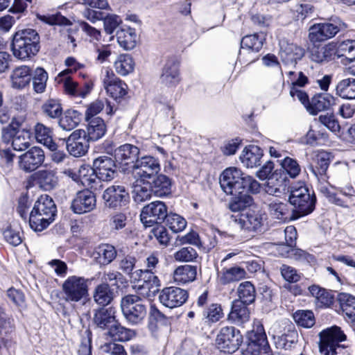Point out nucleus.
<instances>
[{
	"label": "nucleus",
	"instance_id": "f257e3e1",
	"mask_svg": "<svg viewBox=\"0 0 355 355\" xmlns=\"http://www.w3.org/2000/svg\"><path fill=\"white\" fill-rule=\"evenodd\" d=\"M220 184L222 189L230 195H237L241 191H249V193L255 194L261 190V184L258 181L235 167H230L223 171L220 177Z\"/></svg>",
	"mask_w": 355,
	"mask_h": 355
},
{
	"label": "nucleus",
	"instance_id": "f03ea898",
	"mask_svg": "<svg viewBox=\"0 0 355 355\" xmlns=\"http://www.w3.org/2000/svg\"><path fill=\"white\" fill-rule=\"evenodd\" d=\"M40 37L32 28L21 29L12 35L11 51L14 57L26 61L35 56L40 49Z\"/></svg>",
	"mask_w": 355,
	"mask_h": 355
},
{
	"label": "nucleus",
	"instance_id": "7ed1b4c3",
	"mask_svg": "<svg viewBox=\"0 0 355 355\" xmlns=\"http://www.w3.org/2000/svg\"><path fill=\"white\" fill-rule=\"evenodd\" d=\"M56 206L48 195H42L35 202L30 214L29 225L35 232L46 229L54 220Z\"/></svg>",
	"mask_w": 355,
	"mask_h": 355
},
{
	"label": "nucleus",
	"instance_id": "20e7f679",
	"mask_svg": "<svg viewBox=\"0 0 355 355\" xmlns=\"http://www.w3.org/2000/svg\"><path fill=\"white\" fill-rule=\"evenodd\" d=\"M288 201L293 207L292 211L295 220L313 212L316 198L314 193H311L305 185H301L298 187H292Z\"/></svg>",
	"mask_w": 355,
	"mask_h": 355
},
{
	"label": "nucleus",
	"instance_id": "39448f33",
	"mask_svg": "<svg viewBox=\"0 0 355 355\" xmlns=\"http://www.w3.org/2000/svg\"><path fill=\"white\" fill-rule=\"evenodd\" d=\"M88 279L83 277H68L62 284V299L68 303H83L89 299Z\"/></svg>",
	"mask_w": 355,
	"mask_h": 355
},
{
	"label": "nucleus",
	"instance_id": "423d86ee",
	"mask_svg": "<svg viewBox=\"0 0 355 355\" xmlns=\"http://www.w3.org/2000/svg\"><path fill=\"white\" fill-rule=\"evenodd\" d=\"M121 308L124 318L132 325L141 324L146 316V306L137 295H127L122 297Z\"/></svg>",
	"mask_w": 355,
	"mask_h": 355
},
{
	"label": "nucleus",
	"instance_id": "0eeeda50",
	"mask_svg": "<svg viewBox=\"0 0 355 355\" xmlns=\"http://www.w3.org/2000/svg\"><path fill=\"white\" fill-rule=\"evenodd\" d=\"M319 352L322 355H336L342 345L340 343L346 340L347 336L340 327L333 326L322 330L319 334Z\"/></svg>",
	"mask_w": 355,
	"mask_h": 355
},
{
	"label": "nucleus",
	"instance_id": "6e6552de",
	"mask_svg": "<svg viewBox=\"0 0 355 355\" xmlns=\"http://www.w3.org/2000/svg\"><path fill=\"white\" fill-rule=\"evenodd\" d=\"M241 353L243 355H270L271 349L263 327L248 334Z\"/></svg>",
	"mask_w": 355,
	"mask_h": 355
},
{
	"label": "nucleus",
	"instance_id": "1a4fd4ad",
	"mask_svg": "<svg viewBox=\"0 0 355 355\" xmlns=\"http://www.w3.org/2000/svg\"><path fill=\"white\" fill-rule=\"evenodd\" d=\"M243 343V336L239 330L234 327H224L219 331L216 340V346L225 353L235 352Z\"/></svg>",
	"mask_w": 355,
	"mask_h": 355
},
{
	"label": "nucleus",
	"instance_id": "9d476101",
	"mask_svg": "<svg viewBox=\"0 0 355 355\" xmlns=\"http://www.w3.org/2000/svg\"><path fill=\"white\" fill-rule=\"evenodd\" d=\"M263 38L258 34L248 35L241 42L238 60L243 64H249L257 60V53L263 46Z\"/></svg>",
	"mask_w": 355,
	"mask_h": 355
},
{
	"label": "nucleus",
	"instance_id": "9b49d317",
	"mask_svg": "<svg viewBox=\"0 0 355 355\" xmlns=\"http://www.w3.org/2000/svg\"><path fill=\"white\" fill-rule=\"evenodd\" d=\"M167 214L168 208L164 202L153 201L143 207L140 214L141 221L145 227H152L164 222Z\"/></svg>",
	"mask_w": 355,
	"mask_h": 355
},
{
	"label": "nucleus",
	"instance_id": "f8f14e48",
	"mask_svg": "<svg viewBox=\"0 0 355 355\" xmlns=\"http://www.w3.org/2000/svg\"><path fill=\"white\" fill-rule=\"evenodd\" d=\"M134 175L145 182L151 180L160 171V164L157 159L152 156H144L139 158L133 165Z\"/></svg>",
	"mask_w": 355,
	"mask_h": 355
},
{
	"label": "nucleus",
	"instance_id": "ddd939ff",
	"mask_svg": "<svg viewBox=\"0 0 355 355\" xmlns=\"http://www.w3.org/2000/svg\"><path fill=\"white\" fill-rule=\"evenodd\" d=\"M139 148L130 144H125L116 148L114 152L115 161L123 172L132 169L139 159Z\"/></svg>",
	"mask_w": 355,
	"mask_h": 355
},
{
	"label": "nucleus",
	"instance_id": "4468645a",
	"mask_svg": "<svg viewBox=\"0 0 355 355\" xmlns=\"http://www.w3.org/2000/svg\"><path fill=\"white\" fill-rule=\"evenodd\" d=\"M103 82L107 94L116 102L120 103L127 94V85L117 78L112 70H105Z\"/></svg>",
	"mask_w": 355,
	"mask_h": 355
},
{
	"label": "nucleus",
	"instance_id": "2eb2a0df",
	"mask_svg": "<svg viewBox=\"0 0 355 355\" xmlns=\"http://www.w3.org/2000/svg\"><path fill=\"white\" fill-rule=\"evenodd\" d=\"M117 163L110 156L101 155L93 161L96 178L103 181H110L116 175Z\"/></svg>",
	"mask_w": 355,
	"mask_h": 355
},
{
	"label": "nucleus",
	"instance_id": "dca6fc26",
	"mask_svg": "<svg viewBox=\"0 0 355 355\" xmlns=\"http://www.w3.org/2000/svg\"><path fill=\"white\" fill-rule=\"evenodd\" d=\"M189 297L187 291L177 286L164 288L159 293V302L166 307L174 309L184 304Z\"/></svg>",
	"mask_w": 355,
	"mask_h": 355
},
{
	"label": "nucleus",
	"instance_id": "f3484780",
	"mask_svg": "<svg viewBox=\"0 0 355 355\" xmlns=\"http://www.w3.org/2000/svg\"><path fill=\"white\" fill-rule=\"evenodd\" d=\"M103 198L107 207L117 209L125 207L130 202V196L123 186L112 185L107 188Z\"/></svg>",
	"mask_w": 355,
	"mask_h": 355
},
{
	"label": "nucleus",
	"instance_id": "a211bd4d",
	"mask_svg": "<svg viewBox=\"0 0 355 355\" xmlns=\"http://www.w3.org/2000/svg\"><path fill=\"white\" fill-rule=\"evenodd\" d=\"M88 141L84 130H76L66 139L67 150L74 157H83L88 151Z\"/></svg>",
	"mask_w": 355,
	"mask_h": 355
},
{
	"label": "nucleus",
	"instance_id": "6ab92c4d",
	"mask_svg": "<svg viewBox=\"0 0 355 355\" xmlns=\"http://www.w3.org/2000/svg\"><path fill=\"white\" fill-rule=\"evenodd\" d=\"M44 159L43 150L35 146L19 156V165L24 171L32 172L43 164Z\"/></svg>",
	"mask_w": 355,
	"mask_h": 355
},
{
	"label": "nucleus",
	"instance_id": "aec40b11",
	"mask_svg": "<svg viewBox=\"0 0 355 355\" xmlns=\"http://www.w3.org/2000/svg\"><path fill=\"white\" fill-rule=\"evenodd\" d=\"M96 196L89 189L78 191L72 200L71 208L78 214L91 211L96 207Z\"/></svg>",
	"mask_w": 355,
	"mask_h": 355
},
{
	"label": "nucleus",
	"instance_id": "412c9836",
	"mask_svg": "<svg viewBox=\"0 0 355 355\" xmlns=\"http://www.w3.org/2000/svg\"><path fill=\"white\" fill-rule=\"evenodd\" d=\"M267 207L270 215L275 219L283 222L295 220L289 202H283L277 198L270 199L267 203Z\"/></svg>",
	"mask_w": 355,
	"mask_h": 355
},
{
	"label": "nucleus",
	"instance_id": "4be33fe9",
	"mask_svg": "<svg viewBox=\"0 0 355 355\" xmlns=\"http://www.w3.org/2000/svg\"><path fill=\"white\" fill-rule=\"evenodd\" d=\"M235 222L239 227L248 232H260L263 225V214L259 211L249 210L241 215Z\"/></svg>",
	"mask_w": 355,
	"mask_h": 355
},
{
	"label": "nucleus",
	"instance_id": "5701e85b",
	"mask_svg": "<svg viewBox=\"0 0 355 355\" xmlns=\"http://www.w3.org/2000/svg\"><path fill=\"white\" fill-rule=\"evenodd\" d=\"M339 31L338 26L331 23L316 24L310 28L309 37L313 43L322 42L334 37Z\"/></svg>",
	"mask_w": 355,
	"mask_h": 355
},
{
	"label": "nucleus",
	"instance_id": "b1692460",
	"mask_svg": "<svg viewBox=\"0 0 355 355\" xmlns=\"http://www.w3.org/2000/svg\"><path fill=\"white\" fill-rule=\"evenodd\" d=\"M245 276V270L237 266L232 267L223 266L220 270H217V282L219 284L224 286L237 282L244 279Z\"/></svg>",
	"mask_w": 355,
	"mask_h": 355
},
{
	"label": "nucleus",
	"instance_id": "393cba45",
	"mask_svg": "<svg viewBox=\"0 0 355 355\" xmlns=\"http://www.w3.org/2000/svg\"><path fill=\"white\" fill-rule=\"evenodd\" d=\"M93 322L97 328L101 330H107L108 332L116 322L114 309L109 307L96 310Z\"/></svg>",
	"mask_w": 355,
	"mask_h": 355
},
{
	"label": "nucleus",
	"instance_id": "a878e982",
	"mask_svg": "<svg viewBox=\"0 0 355 355\" xmlns=\"http://www.w3.org/2000/svg\"><path fill=\"white\" fill-rule=\"evenodd\" d=\"M131 281L134 282H142V284L138 285V288L141 289L146 286L148 291L153 288L157 289L161 286L160 280L155 275L154 272L151 271L150 269H139L135 270Z\"/></svg>",
	"mask_w": 355,
	"mask_h": 355
},
{
	"label": "nucleus",
	"instance_id": "bb28decb",
	"mask_svg": "<svg viewBox=\"0 0 355 355\" xmlns=\"http://www.w3.org/2000/svg\"><path fill=\"white\" fill-rule=\"evenodd\" d=\"M162 84L168 87H173L178 85L180 80L179 64L174 59L166 61L160 76Z\"/></svg>",
	"mask_w": 355,
	"mask_h": 355
},
{
	"label": "nucleus",
	"instance_id": "cd10ccee",
	"mask_svg": "<svg viewBox=\"0 0 355 355\" xmlns=\"http://www.w3.org/2000/svg\"><path fill=\"white\" fill-rule=\"evenodd\" d=\"M336 49L334 44L313 46L310 50V58L317 63L328 62L336 57Z\"/></svg>",
	"mask_w": 355,
	"mask_h": 355
},
{
	"label": "nucleus",
	"instance_id": "c85d7f7f",
	"mask_svg": "<svg viewBox=\"0 0 355 355\" xmlns=\"http://www.w3.org/2000/svg\"><path fill=\"white\" fill-rule=\"evenodd\" d=\"M145 184H150L151 191L157 197H164L171 193V180L165 175L157 174Z\"/></svg>",
	"mask_w": 355,
	"mask_h": 355
},
{
	"label": "nucleus",
	"instance_id": "c756f323",
	"mask_svg": "<svg viewBox=\"0 0 355 355\" xmlns=\"http://www.w3.org/2000/svg\"><path fill=\"white\" fill-rule=\"evenodd\" d=\"M304 55V49L295 44L280 42V57L286 64H295Z\"/></svg>",
	"mask_w": 355,
	"mask_h": 355
},
{
	"label": "nucleus",
	"instance_id": "7c9ffc66",
	"mask_svg": "<svg viewBox=\"0 0 355 355\" xmlns=\"http://www.w3.org/2000/svg\"><path fill=\"white\" fill-rule=\"evenodd\" d=\"M31 132L23 128L20 131L12 133L8 139L1 138V141L5 144H11L12 149L17 151H22L27 149L31 145Z\"/></svg>",
	"mask_w": 355,
	"mask_h": 355
},
{
	"label": "nucleus",
	"instance_id": "2f4dec72",
	"mask_svg": "<svg viewBox=\"0 0 355 355\" xmlns=\"http://www.w3.org/2000/svg\"><path fill=\"white\" fill-rule=\"evenodd\" d=\"M32 78L31 69L22 65L16 67L10 74L12 87L21 89L28 85Z\"/></svg>",
	"mask_w": 355,
	"mask_h": 355
},
{
	"label": "nucleus",
	"instance_id": "473e14b6",
	"mask_svg": "<svg viewBox=\"0 0 355 355\" xmlns=\"http://www.w3.org/2000/svg\"><path fill=\"white\" fill-rule=\"evenodd\" d=\"M263 155V150L259 146L250 145L243 149L240 159L247 168H254L261 164Z\"/></svg>",
	"mask_w": 355,
	"mask_h": 355
},
{
	"label": "nucleus",
	"instance_id": "72a5a7b5",
	"mask_svg": "<svg viewBox=\"0 0 355 355\" xmlns=\"http://www.w3.org/2000/svg\"><path fill=\"white\" fill-rule=\"evenodd\" d=\"M338 300L347 322L355 329V297L348 293H340Z\"/></svg>",
	"mask_w": 355,
	"mask_h": 355
},
{
	"label": "nucleus",
	"instance_id": "f704fd0d",
	"mask_svg": "<svg viewBox=\"0 0 355 355\" xmlns=\"http://www.w3.org/2000/svg\"><path fill=\"white\" fill-rule=\"evenodd\" d=\"M248 305L244 302L235 300L232 302L228 319L236 324H241L248 322L250 318V311L247 306Z\"/></svg>",
	"mask_w": 355,
	"mask_h": 355
},
{
	"label": "nucleus",
	"instance_id": "c9c22d12",
	"mask_svg": "<svg viewBox=\"0 0 355 355\" xmlns=\"http://www.w3.org/2000/svg\"><path fill=\"white\" fill-rule=\"evenodd\" d=\"M334 101V97L328 94H319L315 95L309 102L307 111L312 115L319 112L328 110Z\"/></svg>",
	"mask_w": 355,
	"mask_h": 355
},
{
	"label": "nucleus",
	"instance_id": "e433bc0d",
	"mask_svg": "<svg viewBox=\"0 0 355 355\" xmlns=\"http://www.w3.org/2000/svg\"><path fill=\"white\" fill-rule=\"evenodd\" d=\"M273 338L277 348L291 350L297 346L298 334L294 329H288L280 336H274Z\"/></svg>",
	"mask_w": 355,
	"mask_h": 355
},
{
	"label": "nucleus",
	"instance_id": "4c0bfd02",
	"mask_svg": "<svg viewBox=\"0 0 355 355\" xmlns=\"http://www.w3.org/2000/svg\"><path fill=\"white\" fill-rule=\"evenodd\" d=\"M309 291L315 299V303L319 307H329L333 304L334 296L331 291L321 288L318 285H312L309 287Z\"/></svg>",
	"mask_w": 355,
	"mask_h": 355
},
{
	"label": "nucleus",
	"instance_id": "58836bf2",
	"mask_svg": "<svg viewBox=\"0 0 355 355\" xmlns=\"http://www.w3.org/2000/svg\"><path fill=\"white\" fill-rule=\"evenodd\" d=\"M87 124L88 140L97 141L102 138L106 132V125L104 121L100 117L86 119Z\"/></svg>",
	"mask_w": 355,
	"mask_h": 355
},
{
	"label": "nucleus",
	"instance_id": "ea45409f",
	"mask_svg": "<svg viewBox=\"0 0 355 355\" xmlns=\"http://www.w3.org/2000/svg\"><path fill=\"white\" fill-rule=\"evenodd\" d=\"M197 275L196 266L184 265L178 266L173 272L174 281L179 284H184L195 280Z\"/></svg>",
	"mask_w": 355,
	"mask_h": 355
},
{
	"label": "nucleus",
	"instance_id": "a19ab883",
	"mask_svg": "<svg viewBox=\"0 0 355 355\" xmlns=\"http://www.w3.org/2000/svg\"><path fill=\"white\" fill-rule=\"evenodd\" d=\"M35 175L37 182L44 190L53 189L58 184V177L56 176V172L54 171L40 170Z\"/></svg>",
	"mask_w": 355,
	"mask_h": 355
},
{
	"label": "nucleus",
	"instance_id": "79ce46f5",
	"mask_svg": "<svg viewBox=\"0 0 355 355\" xmlns=\"http://www.w3.org/2000/svg\"><path fill=\"white\" fill-rule=\"evenodd\" d=\"M116 37L120 46L125 50L133 49L136 46L137 37L132 28H121L117 31Z\"/></svg>",
	"mask_w": 355,
	"mask_h": 355
},
{
	"label": "nucleus",
	"instance_id": "37998d69",
	"mask_svg": "<svg viewBox=\"0 0 355 355\" xmlns=\"http://www.w3.org/2000/svg\"><path fill=\"white\" fill-rule=\"evenodd\" d=\"M80 114L74 110H67L61 116L58 121L59 126L65 131H71L80 122Z\"/></svg>",
	"mask_w": 355,
	"mask_h": 355
},
{
	"label": "nucleus",
	"instance_id": "c03bdc74",
	"mask_svg": "<svg viewBox=\"0 0 355 355\" xmlns=\"http://www.w3.org/2000/svg\"><path fill=\"white\" fill-rule=\"evenodd\" d=\"M96 259L102 265H108L116 258L117 255L115 248L108 243L99 245L95 250Z\"/></svg>",
	"mask_w": 355,
	"mask_h": 355
},
{
	"label": "nucleus",
	"instance_id": "a18cd8bd",
	"mask_svg": "<svg viewBox=\"0 0 355 355\" xmlns=\"http://www.w3.org/2000/svg\"><path fill=\"white\" fill-rule=\"evenodd\" d=\"M35 135L37 141L46 146L49 150H55L57 144L51 137V130L42 123H37L35 127Z\"/></svg>",
	"mask_w": 355,
	"mask_h": 355
},
{
	"label": "nucleus",
	"instance_id": "49530a36",
	"mask_svg": "<svg viewBox=\"0 0 355 355\" xmlns=\"http://www.w3.org/2000/svg\"><path fill=\"white\" fill-rule=\"evenodd\" d=\"M248 192L249 191H241L237 195H234L229 203V209L234 212L243 210L248 207H250L253 203V198L250 196Z\"/></svg>",
	"mask_w": 355,
	"mask_h": 355
},
{
	"label": "nucleus",
	"instance_id": "de8ad7c7",
	"mask_svg": "<svg viewBox=\"0 0 355 355\" xmlns=\"http://www.w3.org/2000/svg\"><path fill=\"white\" fill-rule=\"evenodd\" d=\"M93 297L95 302L98 304L106 306L112 301L114 293L110 289V285L101 284L95 288Z\"/></svg>",
	"mask_w": 355,
	"mask_h": 355
},
{
	"label": "nucleus",
	"instance_id": "09e8293b",
	"mask_svg": "<svg viewBox=\"0 0 355 355\" xmlns=\"http://www.w3.org/2000/svg\"><path fill=\"white\" fill-rule=\"evenodd\" d=\"M114 65L116 73L125 76L133 71L135 62L130 55L121 54L117 57Z\"/></svg>",
	"mask_w": 355,
	"mask_h": 355
},
{
	"label": "nucleus",
	"instance_id": "8fccbe9b",
	"mask_svg": "<svg viewBox=\"0 0 355 355\" xmlns=\"http://www.w3.org/2000/svg\"><path fill=\"white\" fill-rule=\"evenodd\" d=\"M238 301L250 304L253 303L256 297V290L254 285L248 281L241 282L237 288Z\"/></svg>",
	"mask_w": 355,
	"mask_h": 355
},
{
	"label": "nucleus",
	"instance_id": "3c124183",
	"mask_svg": "<svg viewBox=\"0 0 355 355\" xmlns=\"http://www.w3.org/2000/svg\"><path fill=\"white\" fill-rule=\"evenodd\" d=\"M105 104L107 105L105 108L107 114L112 115L114 113V107L109 102L103 100H96L87 106L85 112V119L95 118L94 116L104 109Z\"/></svg>",
	"mask_w": 355,
	"mask_h": 355
},
{
	"label": "nucleus",
	"instance_id": "603ef678",
	"mask_svg": "<svg viewBox=\"0 0 355 355\" xmlns=\"http://www.w3.org/2000/svg\"><path fill=\"white\" fill-rule=\"evenodd\" d=\"M336 93L343 98L355 99V78L340 80L336 86Z\"/></svg>",
	"mask_w": 355,
	"mask_h": 355
},
{
	"label": "nucleus",
	"instance_id": "864d4df0",
	"mask_svg": "<svg viewBox=\"0 0 355 355\" xmlns=\"http://www.w3.org/2000/svg\"><path fill=\"white\" fill-rule=\"evenodd\" d=\"M107 334L114 340L125 342L130 340L135 333L132 329L122 327L116 321Z\"/></svg>",
	"mask_w": 355,
	"mask_h": 355
},
{
	"label": "nucleus",
	"instance_id": "5fc2aeb1",
	"mask_svg": "<svg viewBox=\"0 0 355 355\" xmlns=\"http://www.w3.org/2000/svg\"><path fill=\"white\" fill-rule=\"evenodd\" d=\"M69 73H71L69 70L62 71L56 77L55 80L58 83H63V87L67 94L72 96H78V85L73 81L70 77L67 76Z\"/></svg>",
	"mask_w": 355,
	"mask_h": 355
},
{
	"label": "nucleus",
	"instance_id": "6e6d98bb",
	"mask_svg": "<svg viewBox=\"0 0 355 355\" xmlns=\"http://www.w3.org/2000/svg\"><path fill=\"white\" fill-rule=\"evenodd\" d=\"M118 261L119 269L128 275L130 280H132V274L135 272L133 270L135 268L137 263L136 257L132 254L119 256Z\"/></svg>",
	"mask_w": 355,
	"mask_h": 355
},
{
	"label": "nucleus",
	"instance_id": "4d7b16f0",
	"mask_svg": "<svg viewBox=\"0 0 355 355\" xmlns=\"http://www.w3.org/2000/svg\"><path fill=\"white\" fill-rule=\"evenodd\" d=\"M223 315L221 306L218 304H211L202 311V317L209 323L217 322Z\"/></svg>",
	"mask_w": 355,
	"mask_h": 355
},
{
	"label": "nucleus",
	"instance_id": "13d9d810",
	"mask_svg": "<svg viewBox=\"0 0 355 355\" xmlns=\"http://www.w3.org/2000/svg\"><path fill=\"white\" fill-rule=\"evenodd\" d=\"M48 74L46 71L40 67L35 69L33 77V89L37 93H42L46 87Z\"/></svg>",
	"mask_w": 355,
	"mask_h": 355
},
{
	"label": "nucleus",
	"instance_id": "bf43d9fd",
	"mask_svg": "<svg viewBox=\"0 0 355 355\" xmlns=\"http://www.w3.org/2000/svg\"><path fill=\"white\" fill-rule=\"evenodd\" d=\"M297 324L305 328H310L315 324V317L311 311L300 310L293 315Z\"/></svg>",
	"mask_w": 355,
	"mask_h": 355
},
{
	"label": "nucleus",
	"instance_id": "052dcab7",
	"mask_svg": "<svg viewBox=\"0 0 355 355\" xmlns=\"http://www.w3.org/2000/svg\"><path fill=\"white\" fill-rule=\"evenodd\" d=\"M165 220L166 226L173 232H181L187 226L186 220L176 214H168Z\"/></svg>",
	"mask_w": 355,
	"mask_h": 355
},
{
	"label": "nucleus",
	"instance_id": "680f3d73",
	"mask_svg": "<svg viewBox=\"0 0 355 355\" xmlns=\"http://www.w3.org/2000/svg\"><path fill=\"white\" fill-rule=\"evenodd\" d=\"M42 112L46 116L55 119L61 116L62 108L58 101L49 99L42 105Z\"/></svg>",
	"mask_w": 355,
	"mask_h": 355
},
{
	"label": "nucleus",
	"instance_id": "e2e57ef3",
	"mask_svg": "<svg viewBox=\"0 0 355 355\" xmlns=\"http://www.w3.org/2000/svg\"><path fill=\"white\" fill-rule=\"evenodd\" d=\"M280 164L292 178H295L298 176L301 171V167L297 160L289 157H284V159L280 161Z\"/></svg>",
	"mask_w": 355,
	"mask_h": 355
},
{
	"label": "nucleus",
	"instance_id": "0e129e2a",
	"mask_svg": "<svg viewBox=\"0 0 355 355\" xmlns=\"http://www.w3.org/2000/svg\"><path fill=\"white\" fill-rule=\"evenodd\" d=\"M198 257V253L195 249L191 247L182 248L180 250L174 253V259L180 262L193 261Z\"/></svg>",
	"mask_w": 355,
	"mask_h": 355
},
{
	"label": "nucleus",
	"instance_id": "69168bd1",
	"mask_svg": "<svg viewBox=\"0 0 355 355\" xmlns=\"http://www.w3.org/2000/svg\"><path fill=\"white\" fill-rule=\"evenodd\" d=\"M167 322L166 316L162 313L155 305L152 304L150 307L148 323L150 327H156L157 324H165Z\"/></svg>",
	"mask_w": 355,
	"mask_h": 355
},
{
	"label": "nucleus",
	"instance_id": "338daca9",
	"mask_svg": "<svg viewBox=\"0 0 355 355\" xmlns=\"http://www.w3.org/2000/svg\"><path fill=\"white\" fill-rule=\"evenodd\" d=\"M317 165L315 168L311 167V171L315 176H322L325 174L329 165V156L326 153H320L316 156Z\"/></svg>",
	"mask_w": 355,
	"mask_h": 355
},
{
	"label": "nucleus",
	"instance_id": "774afa93",
	"mask_svg": "<svg viewBox=\"0 0 355 355\" xmlns=\"http://www.w3.org/2000/svg\"><path fill=\"white\" fill-rule=\"evenodd\" d=\"M278 174H272L265 185V191L269 195L277 196L282 193V180H278Z\"/></svg>",
	"mask_w": 355,
	"mask_h": 355
}]
</instances>
